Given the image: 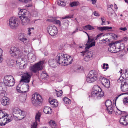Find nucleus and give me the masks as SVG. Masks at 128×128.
<instances>
[{"label": "nucleus", "mask_w": 128, "mask_h": 128, "mask_svg": "<svg viewBox=\"0 0 128 128\" xmlns=\"http://www.w3.org/2000/svg\"><path fill=\"white\" fill-rule=\"evenodd\" d=\"M105 104L107 107L108 112L109 114H111L114 110V106L112 105L111 100H107L105 102Z\"/></svg>", "instance_id": "ddd939ff"}, {"label": "nucleus", "mask_w": 128, "mask_h": 128, "mask_svg": "<svg viewBox=\"0 0 128 128\" xmlns=\"http://www.w3.org/2000/svg\"><path fill=\"white\" fill-rule=\"evenodd\" d=\"M113 6V5L112 4H111L109 5L108 6L109 7L108 8V10H110V11L113 10L112 8H110V7H112Z\"/></svg>", "instance_id": "3c124183"}, {"label": "nucleus", "mask_w": 128, "mask_h": 128, "mask_svg": "<svg viewBox=\"0 0 128 128\" xmlns=\"http://www.w3.org/2000/svg\"><path fill=\"white\" fill-rule=\"evenodd\" d=\"M14 116L19 120H22L25 117L24 112L18 108H14L13 110Z\"/></svg>", "instance_id": "423d86ee"}, {"label": "nucleus", "mask_w": 128, "mask_h": 128, "mask_svg": "<svg viewBox=\"0 0 128 128\" xmlns=\"http://www.w3.org/2000/svg\"><path fill=\"white\" fill-rule=\"evenodd\" d=\"M97 72L95 70L90 71L86 78V80L89 83L92 82L97 80Z\"/></svg>", "instance_id": "39448f33"}, {"label": "nucleus", "mask_w": 128, "mask_h": 128, "mask_svg": "<svg viewBox=\"0 0 128 128\" xmlns=\"http://www.w3.org/2000/svg\"><path fill=\"white\" fill-rule=\"evenodd\" d=\"M94 15L96 16H99V15L98 13L96 11L94 12Z\"/></svg>", "instance_id": "13d9d810"}, {"label": "nucleus", "mask_w": 128, "mask_h": 128, "mask_svg": "<svg viewBox=\"0 0 128 128\" xmlns=\"http://www.w3.org/2000/svg\"><path fill=\"white\" fill-rule=\"evenodd\" d=\"M44 63V60L41 61L33 66H31L30 69L32 72L36 73L43 68V66Z\"/></svg>", "instance_id": "20e7f679"}, {"label": "nucleus", "mask_w": 128, "mask_h": 128, "mask_svg": "<svg viewBox=\"0 0 128 128\" xmlns=\"http://www.w3.org/2000/svg\"><path fill=\"white\" fill-rule=\"evenodd\" d=\"M123 40L125 41H126L128 39V37H125L123 38Z\"/></svg>", "instance_id": "e2e57ef3"}, {"label": "nucleus", "mask_w": 128, "mask_h": 128, "mask_svg": "<svg viewBox=\"0 0 128 128\" xmlns=\"http://www.w3.org/2000/svg\"><path fill=\"white\" fill-rule=\"evenodd\" d=\"M44 112L46 114H50L52 112V109L48 106H45L44 109Z\"/></svg>", "instance_id": "c85d7f7f"}, {"label": "nucleus", "mask_w": 128, "mask_h": 128, "mask_svg": "<svg viewBox=\"0 0 128 128\" xmlns=\"http://www.w3.org/2000/svg\"><path fill=\"white\" fill-rule=\"evenodd\" d=\"M66 57L67 55L64 54L62 53H59L56 57V60L59 64L64 66V62Z\"/></svg>", "instance_id": "9d476101"}, {"label": "nucleus", "mask_w": 128, "mask_h": 128, "mask_svg": "<svg viewBox=\"0 0 128 128\" xmlns=\"http://www.w3.org/2000/svg\"><path fill=\"white\" fill-rule=\"evenodd\" d=\"M10 52L12 56H16L18 58L16 62L19 66L20 68L22 69L25 68L27 66L28 61L27 56L23 55L22 52L20 51L19 48L16 47H12Z\"/></svg>", "instance_id": "f257e3e1"}, {"label": "nucleus", "mask_w": 128, "mask_h": 128, "mask_svg": "<svg viewBox=\"0 0 128 128\" xmlns=\"http://www.w3.org/2000/svg\"><path fill=\"white\" fill-rule=\"evenodd\" d=\"M91 95L92 97L96 96L97 98L99 99L104 96V93L99 86H95L93 87Z\"/></svg>", "instance_id": "f03ea898"}, {"label": "nucleus", "mask_w": 128, "mask_h": 128, "mask_svg": "<svg viewBox=\"0 0 128 128\" xmlns=\"http://www.w3.org/2000/svg\"><path fill=\"white\" fill-rule=\"evenodd\" d=\"M119 30L125 31L127 30V28L126 27L121 28H119Z\"/></svg>", "instance_id": "5fc2aeb1"}, {"label": "nucleus", "mask_w": 128, "mask_h": 128, "mask_svg": "<svg viewBox=\"0 0 128 128\" xmlns=\"http://www.w3.org/2000/svg\"><path fill=\"white\" fill-rule=\"evenodd\" d=\"M112 28V27L108 26H103L102 27H99L97 28V29L103 31L109 29H111Z\"/></svg>", "instance_id": "2f4dec72"}, {"label": "nucleus", "mask_w": 128, "mask_h": 128, "mask_svg": "<svg viewBox=\"0 0 128 128\" xmlns=\"http://www.w3.org/2000/svg\"><path fill=\"white\" fill-rule=\"evenodd\" d=\"M128 94V92H126V93H122V94H120V95L118 96L116 98H115V100H116H116H117V98L119 97L120 96L122 95H123V94Z\"/></svg>", "instance_id": "8fccbe9b"}, {"label": "nucleus", "mask_w": 128, "mask_h": 128, "mask_svg": "<svg viewBox=\"0 0 128 128\" xmlns=\"http://www.w3.org/2000/svg\"><path fill=\"white\" fill-rule=\"evenodd\" d=\"M49 124L52 128H57L56 124L52 120H51L50 121Z\"/></svg>", "instance_id": "e433bc0d"}, {"label": "nucleus", "mask_w": 128, "mask_h": 128, "mask_svg": "<svg viewBox=\"0 0 128 128\" xmlns=\"http://www.w3.org/2000/svg\"><path fill=\"white\" fill-rule=\"evenodd\" d=\"M127 80H125L122 76H120L118 80V82H120L121 84L122 82L124 81H126Z\"/></svg>", "instance_id": "79ce46f5"}, {"label": "nucleus", "mask_w": 128, "mask_h": 128, "mask_svg": "<svg viewBox=\"0 0 128 128\" xmlns=\"http://www.w3.org/2000/svg\"><path fill=\"white\" fill-rule=\"evenodd\" d=\"M48 63L52 67H54L56 65V62L54 60H50L48 61Z\"/></svg>", "instance_id": "473e14b6"}, {"label": "nucleus", "mask_w": 128, "mask_h": 128, "mask_svg": "<svg viewBox=\"0 0 128 128\" xmlns=\"http://www.w3.org/2000/svg\"><path fill=\"white\" fill-rule=\"evenodd\" d=\"M67 57L66 58L65 62H64V66H66L70 64L72 61V58L70 56L67 55Z\"/></svg>", "instance_id": "5701e85b"}, {"label": "nucleus", "mask_w": 128, "mask_h": 128, "mask_svg": "<svg viewBox=\"0 0 128 128\" xmlns=\"http://www.w3.org/2000/svg\"><path fill=\"white\" fill-rule=\"evenodd\" d=\"M55 90L56 91V93L58 96H59L62 95V90H60L58 91H57L56 90Z\"/></svg>", "instance_id": "37998d69"}, {"label": "nucleus", "mask_w": 128, "mask_h": 128, "mask_svg": "<svg viewBox=\"0 0 128 128\" xmlns=\"http://www.w3.org/2000/svg\"><path fill=\"white\" fill-rule=\"evenodd\" d=\"M2 50L0 48V55H2Z\"/></svg>", "instance_id": "0e129e2a"}, {"label": "nucleus", "mask_w": 128, "mask_h": 128, "mask_svg": "<svg viewBox=\"0 0 128 128\" xmlns=\"http://www.w3.org/2000/svg\"><path fill=\"white\" fill-rule=\"evenodd\" d=\"M9 99L6 97H4L2 100H1V103L3 105L6 106L9 104Z\"/></svg>", "instance_id": "bb28decb"}, {"label": "nucleus", "mask_w": 128, "mask_h": 128, "mask_svg": "<svg viewBox=\"0 0 128 128\" xmlns=\"http://www.w3.org/2000/svg\"><path fill=\"white\" fill-rule=\"evenodd\" d=\"M126 120L127 121L128 124V114L124 116Z\"/></svg>", "instance_id": "052dcab7"}, {"label": "nucleus", "mask_w": 128, "mask_h": 128, "mask_svg": "<svg viewBox=\"0 0 128 128\" xmlns=\"http://www.w3.org/2000/svg\"><path fill=\"white\" fill-rule=\"evenodd\" d=\"M15 82L13 77L11 75L5 76L4 79V83L5 85L9 86H12Z\"/></svg>", "instance_id": "0eeeda50"}, {"label": "nucleus", "mask_w": 128, "mask_h": 128, "mask_svg": "<svg viewBox=\"0 0 128 128\" xmlns=\"http://www.w3.org/2000/svg\"><path fill=\"white\" fill-rule=\"evenodd\" d=\"M123 102L124 104L128 102V97H125L123 100Z\"/></svg>", "instance_id": "c03bdc74"}, {"label": "nucleus", "mask_w": 128, "mask_h": 128, "mask_svg": "<svg viewBox=\"0 0 128 128\" xmlns=\"http://www.w3.org/2000/svg\"><path fill=\"white\" fill-rule=\"evenodd\" d=\"M8 25L10 28L13 29H16L18 25V21L14 17H11L9 20Z\"/></svg>", "instance_id": "9b49d317"}, {"label": "nucleus", "mask_w": 128, "mask_h": 128, "mask_svg": "<svg viewBox=\"0 0 128 128\" xmlns=\"http://www.w3.org/2000/svg\"><path fill=\"white\" fill-rule=\"evenodd\" d=\"M109 46L110 48H108V50L110 52L115 53L118 52L120 51V50H117L113 42L109 44Z\"/></svg>", "instance_id": "4be33fe9"}, {"label": "nucleus", "mask_w": 128, "mask_h": 128, "mask_svg": "<svg viewBox=\"0 0 128 128\" xmlns=\"http://www.w3.org/2000/svg\"><path fill=\"white\" fill-rule=\"evenodd\" d=\"M57 3L59 6H64L66 4L65 0H58Z\"/></svg>", "instance_id": "72a5a7b5"}, {"label": "nucleus", "mask_w": 128, "mask_h": 128, "mask_svg": "<svg viewBox=\"0 0 128 128\" xmlns=\"http://www.w3.org/2000/svg\"><path fill=\"white\" fill-rule=\"evenodd\" d=\"M41 76L42 79H44L48 76V75L46 72L45 71H43L41 75Z\"/></svg>", "instance_id": "4c0bfd02"}, {"label": "nucleus", "mask_w": 128, "mask_h": 128, "mask_svg": "<svg viewBox=\"0 0 128 128\" xmlns=\"http://www.w3.org/2000/svg\"><path fill=\"white\" fill-rule=\"evenodd\" d=\"M65 22L64 23V25L65 26V28H67L68 27L69 22L68 20H65Z\"/></svg>", "instance_id": "a19ab883"}, {"label": "nucleus", "mask_w": 128, "mask_h": 128, "mask_svg": "<svg viewBox=\"0 0 128 128\" xmlns=\"http://www.w3.org/2000/svg\"><path fill=\"white\" fill-rule=\"evenodd\" d=\"M83 28L85 30H91L94 29V27L88 24V25L85 26L83 27Z\"/></svg>", "instance_id": "c9c22d12"}, {"label": "nucleus", "mask_w": 128, "mask_h": 128, "mask_svg": "<svg viewBox=\"0 0 128 128\" xmlns=\"http://www.w3.org/2000/svg\"><path fill=\"white\" fill-rule=\"evenodd\" d=\"M102 34H98L96 36V39L98 38L100 36H101Z\"/></svg>", "instance_id": "338daca9"}, {"label": "nucleus", "mask_w": 128, "mask_h": 128, "mask_svg": "<svg viewBox=\"0 0 128 128\" xmlns=\"http://www.w3.org/2000/svg\"><path fill=\"white\" fill-rule=\"evenodd\" d=\"M107 40H108V39L107 38H106V39H103L101 41H102L103 43H105L107 42Z\"/></svg>", "instance_id": "6e6d98bb"}, {"label": "nucleus", "mask_w": 128, "mask_h": 128, "mask_svg": "<svg viewBox=\"0 0 128 128\" xmlns=\"http://www.w3.org/2000/svg\"><path fill=\"white\" fill-rule=\"evenodd\" d=\"M40 114L38 113L36 114L35 117L36 121L33 122L31 125V128H36L38 125V122L40 121Z\"/></svg>", "instance_id": "6ab92c4d"}, {"label": "nucleus", "mask_w": 128, "mask_h": 128, "mask_svg": "<svg viewBox=\"0 0 128 128\" xmlns=\"http://www.w3.org/2000/svg\"><path fill=\"white\" fill-rule=\"evenodd\" d=\"M32 15L34 17H37L38 16V12L36 11H34L32 13Z\"/></svg>", "instance_id": "a18cd8bd"}, {"label": "nucleus", "mask_w": 128, "mask_h": 128, "mask_svg": "<svg viewBox=\"0 0 128 128\" xmlns=\"http://www.w3.org/2000/svg\"><path fill=\"white\" fill-rule=\"evenodd\" d=\"M21 23L22 26H25L28 24L30 22V19L27 16H22L20 18Z\"/></svg>", "instance_id": "412c9836"}, {"label": "nucleus", "mask_w": 128, "mask_h": 128, "mask_svg": "<svg viewBox=\"0 0 128 128\" xmlns=\"http://www.w3.org/2000/svg\"><path fill=\"white\" fill-rule=\"evenodd\" d=\"M63 100L66 104H69L70 103L71 101L68 98L64 97L63 99Z\"/></svg>", "instance_id": "58836bf2"}, {"label": "nucleus", "mask_w": 128, "mask_h": 128, "mask_svg": "<svg viewBox=\"0 0 128 128\" xmlns=\"http://www.w3.org/2000/svg\"><path fill=\"white\" fill-rule=\"evenodd\" d=\"M125 72L124 73V74L125 76V77L127 78L128 77V72L127 70H125Z\"/></svg>", "instance_id": "4d7b16f0"}, {"label": "nucleus", "mask_w": 128, "mask_h": 128, "mask_svg": "<svg viewBox=\"0 0 128 128\" xmlns=\"http://www.w3.org/2000/svg\"><path fill=\"white\" fill-rule=\"evenodd\" d=\"M93 38H91L90 37H88V41L87 43L86 44V45L85 48L88 49L90 47L93 46L95 45V42H92L93 40Z\"/></svg>", "instance_id": "aec40b11"}, {"label": "nucleus", "mask_w": 128, "mask_h": 128, "mask_svg": "<svg viewBox=\"0 0 128 128\" xmlns=\"http://www.w3.org/2000/svg\"><path fill=\"white\" fill-rule=\"evenodd\" d=\"M29 89V86L28 84L21 86V84H20L16 88L17 90L19 92L25 93L24 95L25 97L27 96L26 93L28 91Z\"/></svg>", "instance_id": "1a4fd4ad"}, {"label": "nucleus", "mask_w": 128, "mask_h": 128, "mask_svg": "<svg viewBox=\"0 0 128 128\" xmlns=\"http://www.w3.org/2000/svg\"><path fill=\"white\" fill-rule=\"evenodd\" d=\"M28 58L31 62H34L35 60V57L34 55L32 53H29L28 55Z\"/></svg>", "instance_id": "a878e982"}, {"label": "nucleus", "mask_w": 128, "mask_h": 128, "mask_svg": "<svg viewBox=\"0 0 128 128\" xmlns=\"http://www.w3.org/2000/svg\"><path fill=\"white\" fill-rule=\"evenodd\" d=\"M102 84L106 88H108L110 86V82L108 80L102 77H101L100 78Z\"/></svg>", "instance_id": "dca6fc26"}, {"label": "nucleus", "mask_w": 128, "mask_h": 128, "mask_svg": "<svg viewBox=\"0 0 128 128\" xmlns=\"http://www.w3.org/2000/svg\"><path fill=\"white\" fill-rule=\"evenodd\" d=\"M102 68L104 69H106V70H107L108 68V64H106L104 63V64Z\"/></svg>", "instance_id": "49530a36"}, {"label": "nucleus", "mask_w": 128, "mask_h": 128, "mask_svg": "<svg viewBox=\"0 0 128 128\" xmlns=\"http://www.w3.org/2000/svg\"><path fill=\"white\" fill-rule=\"evenodd\" d=\"M114 8L116 10H117L118 9V7L115 4H114Z\"/></svg>", "instance_id": "69168bd1"}, {"label": "nucleus", "mask_w": 128, "mask_h": 128, "mask_svg": "<svg viewBox=\"0 0 128 128\" xmlns=\"http://www.w3.org/2000/svg\"><path fill=\"white\" fill-rule=\"evenodd\" d=\"M92 55L90 52H88V54L86 55L84 58V60L86 62L89 61L91 57H92Z\"/></svg>", "instance_id": "7c9ffc66"}, {"label": "nucleus", "mask_w": 128, "mask_h": 128, "mask_svg": "<svg viewBox=\"0 0 128 128\" xmlns=\"http://www.w3.org/2000/svg\"><path fill=\"white\" fill-rule=\"evenodd\" d=\"M6 90V88L4 85H0V95L4 96Z\"/></svg>", "instance_id": "393cba45"}, {"label": "nucleus", "mask_w": 128, "mask_h": 128, "mask_svg": "<svg viewBox=\"0 0 128 128\" xmlns=\"http://www.w3.org/2000/svg\"><path fill=\"white\" fill-rule=\"evenodd\" d=\"M50 104L52 105L53 107H56L58 105V103L57 100L56 99H53L51 101H49Z\"/></svg>", "instance_id": "cd10ccee"}, {"label": "nucleus", "mask_w": 128, "mask_h": 128, "mask_svg": "<svg viewBox=\"0 0 128 128\" xmlns=\"http://www.w3.org/2000/svg\"><path fill=\"white\" fill-rule=\"evenodd\" d=\"M30 75L29 73L26 72L24 73L22 76V78L20 81V82H29Z\"/></svg>", "instance_id": "4468645a"}, {"label": "nucleus", "mask_w": 128, "mask_h": 128, "mask_svg": "<svg viewBox=\"0 0 128 128\" xmlns=\"http://www.w3.org/2000/svg\"><path fill=\"white\" fill-rule=\"evenodd\" d=\"M28 12L26 10L24 9H21L18 13V16L20 18L22 16H26Z\"/></svg>", "instance_id": "b1692460"}, {"label": "nucleus", "mask_w": 128, "mask_h": 128, "mask_svg": "<svg viewBox=\"0 0 128 128\" xmlns=\"http://www.w3.org/2000/svg\"><path fill=\"white\" fill-rule=\"evenodd\" d=\"M120 88L122 92H126L128 91V80L124 81L122 82Z\"/></svg>", "instance_id": "a211bd4d"}, {"label": "nucleus", "mask_w": 128, "mask_h": 128, "mask_svg": "<svg viewBox=\"0 0 128 128\" xmlns=\"http://www.w3.org/2000/svg\"><path fill=\"white\" fill-rule=\"evenodd\" d=\"M121 40L117 41L115 42H113L117 50H123L125 48V46L124 44L121 42Z\"/></svg>", "instance_id": "2eb2a0df"}, {"label": "nucleus", "mask_w": 128, "mask_h": 128, "mask_svg": "<svg viewBox=\"0 0 128 128\" xmlns=\"http://www.w3.org/2000/svg\"><path fill=\"white\" fill-rule=\"evenodd\" d=\"M18 39L25 44L26 45L28 43V40L27 39L26 35L24 34H20L18 35Z\"/></svg>", "instance_id": "f3484780"}, {"label": "nucleus", "mask_w": 128, "mask_h": 128, "mask_svg": "<svg viewBox=\"0 0 128 128\" xmlns=\"http://www.w3.org/2000/svg\"><path fill=\"white\" fill-rule=\"evenodd\" d=\"M56 20V18H54L51 19H48L47 20L49 22H52L54 23L55 21Z\"/></svg>", "instance_id": "de8ad7c7"}, {"label": "nucleus", "mask_w": 128, "mask_h": 128, "mask_svg": "<svg viewBox=\"0 0 128 128\" xmlns=\"http://www.w3.org/2000/svg\"><path fill=\"white\" fill-rule=\"evenodd\" d=\"M54 23H56L57 24H59L60 25H61V22L60 21L58 20H56Z\"/></svg>", "instance_id": "864d4df0"}, {"label": "nucleus", "mask_w": 128, "mask_h": 128, "mask_svg": "<svg viewBox=\"0 0 128 128\" xmlns=\"http://www.w3.org/2000/svg\"><path fill=\"white\" fill-rule=\"evenodd\" d=\"M6 62L7 64L9 66H12L14 64V61L12 60L11 59H7L6 60Z\"/></svg>", "instance_id": "f704fd0d"}, {"label": "nucleus", "mask_w": 128, "mask_h": 128, "mask_svg": "<svg viewBox=\"0 0 128 128\" xmlns=\"http://www.w3.org/2000/svg\"><path fill=\"white\" fill-rule=\"evenodd\" d=\"M8 115L6 112L0 111V125H5L11 121L8 118Z\"/></svg>", "instance_id": "7ed1b4c3"}, {"label": "nucleus", "mask_w": 128, "mask_h": 128, "mask_svg": "<svg viewBox=\"0 0 128 128\" xmlns=\"http://www.w3.org/2000/svg\"><path fill=\"white\" fill-rule=\"evenodd\" d=\"M125 118L124 116L121 117L120 120V122L121 124L123 125L126 126L128 124V123Z\"/></svg>", "instance_id": "c756f323"}, {"label": "nucleus", "mask_w": 128, "mask_h": 128, "mask_svg": "<svg viewBox=\"0 0 128 128\" xmlns=\"http://www.w3.org/2000/svg\"><path fill=\"white\" fill-rule=\"evenodd\" d=\"M105 20H104V21H102V23H101V25H106V24H104V23H105Z\"/></svg>", "instance_id": "774afa93"}, {"label": "nucleus", "mask_w": 128, "mask_h": 128, "mask_svg": "<svg viewBox=\"0 0 128 128\" xmlns=\"http://www.w3.org/2000/svg\"><path fill=\"white\" fill-rule=\"evenodd\" d=\"M19 1H20L22 2H24L26 3L27 2H28L30 0H18Z\"/></svg>", "instance_id": "bf43d9fd"}, {"label": "nucleus", "mask_w": 128, "mask_h": 128, "mask_svg": "<svg viewBox=\"0 0 128 128\" xmlns=\"http://www.w3.org/2000/svg\"><path fill=\"white\" fill-rule=\"evenodd\" d=\"M79 2H74L70 3V6L71 7L76 6L78 5Z\"/></svg>", "instance_id": "ea45409f"}, {"label": "nucleus", "mask_w": 128, "mask_h": 128, "mask_svg": "<svg viewBox=\"0 0 128 128\" xmlns=\"http://www.w3.org/2000/svg\"><path fill=\"white\" fill-rule=\"evenodd\" d=\"M2 56V55H0V63L2 62L3 60L2 58L1 57Z\"/></svg>", "instance_id": "680f3d73"}, {"label": "nucleus", "mask_w": 128, "mask_h": 128, "mask_svg": "<svg viewBox=\"0 0 128 128\" xmlns=\"http://www.w3.org/2000/svg\"><path fill=\"white\" fill-rule=\"evenodd\" d=\"M122 112L120 110H118L116 112V114L117 115H119L122 114Z\"/></svg>", "instance_id": "603ef678"}, {"label": "nucleus", "mask_w": 128, "mask_h": 128, "mask_svg": "<svg viewBox=\"0 0 128 128\" xmlns=\"http://www.w3.org/2000/svg\"><path fill=\"white\" fill-rule=\"evenodd\" d=\"M73 16H66L64 17H63L62 18V19H64L66 18H73Z\"/></svg>", "instance_id": "09e8293b"}, {"label": "nucleus", "mask_w": 128, "mask_h": 128, "mask_svg": "<svg viewBox=\"0 0 128 128\" xmlns=\"http://www.w3.org/2000/svg\"><path fill=\"white\" fill-rule=\"evenodd\" d=\"M32 104L35 106H37L42 100V97L40 95L36 94H34L32 95Z\"/></svg>", "instance_id": "6e6552de"}, {"label": "nucleus", "mask_w": 128, "mask_h": 128, "mask_svg": "<svg viewBox=\"0 0 128 128\" xmlns=\"http://www.w3.org/2000/svg\"><path fill=\"white\" fill-rule=\"evenodd\" d=\"M47 30L48 33L52 36H55L58 33L57 28L54 25L48 26L47 28Z\"/></svg>", "instance_id": "f8f14e48"}]
</instances>
